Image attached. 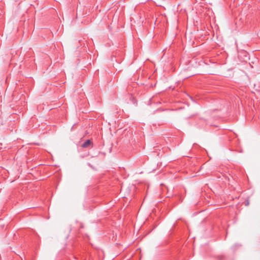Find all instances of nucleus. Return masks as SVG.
I'll return each instance as SVG.
<instances>
[{"mask_svg": "<svg viewBox=\"0 0 260 260\" xmlns=\"http://www.w3.org/2000/svg\"><path fill=\"white\" fill-rule=\"evenodd\" d=\"M92 144V142L90 140H87L85 142H84L82 145L81 146L83 148H88Z\"/></svg>", "mask_w": 260, "mask_h": 260, "instance_id": "1", "label": "nucleus"}]
</instances>
